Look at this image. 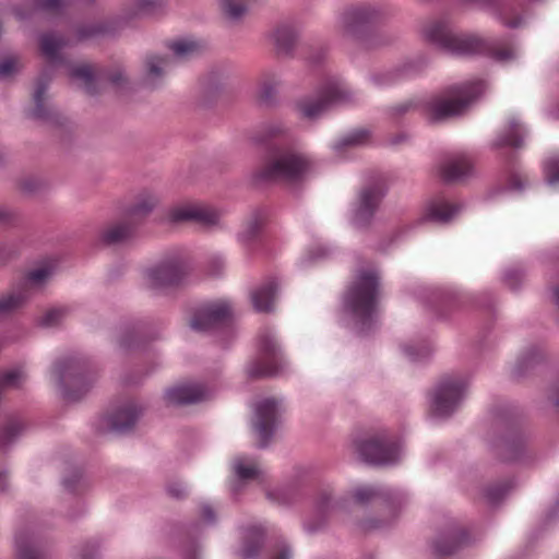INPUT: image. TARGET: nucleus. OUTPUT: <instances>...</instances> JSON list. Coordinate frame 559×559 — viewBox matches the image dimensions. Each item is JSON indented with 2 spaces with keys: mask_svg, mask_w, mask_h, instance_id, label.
Returning <instances> with one entry per match:
<instances>
[{
  "mask_svg": "<svg viewBox=\"0 0 559 559\" xmlns=\"http://www.w3.org/2000/svg\"><path fill=\"white\" fill-rule=\"evenodd\" d=\"M426 36L432 44L456 56L487 55L500 61L513 57V49L509 43L456 34L443 21L430 24L426 29Z\"/></svg>",
  "mask_w": 559,
  "mask_h": 559,
  "instance_id": "1",
  "label": "nucleus"
},
{
  "mask_svg": "<svg viewBox=\"0 0 559 559\" xmlns=\"http://www.w3.org/2000/svg\"><path fill=\"white\" fill-rule=\"evenodd\" d=\"M248 139L258 150V164L249 176V185L264 189L280 180V123H261Z\"/></svg>",
  "mask_w": 559,
  "mask_h": 559,
  "instance_id": "2",
  "label": "nucleus"
},
{
  "mask_svg": "<svg viewBox=\"0 0 559 559\" xmlns=\"http://www.w3.org/2000/svg\"><path fill=\"white\" fill-rule=\"evenodd\" d=\"M381 295L380 277L374 270L360 271L345 296V305L362 330L369 329Z\"/></svg>",
  "mask_w": 559,
  "mask_h": 559,
  "instance_id": "3",
  "label": "nucleus"
},
{
  "mask_svg": "<svg viewBox=\"0 0 559 559\" xmlns=\"http://www.w3.org/2000/svg\"><path fill=\"white\" fill-rule=\"evenodd\" d=\"M53 373L62 390L63 399L75 403L81 401L94 383V369L85 357L70 356L58 360Z\"/></svg>",
  "mask_w": 559,
  "mask_h": 559,
  "instance_id": "4",
  "label": "nucleus"
},
{
  "mask_svg": "<svg viewBox=\"0 0 559 559\" xmlns=\"http://www.w3.org/2000/svg\"><path fill=\"white\" fill-rule=\"evenodd\" d=\"M481 92L483 83L480 81L453 85L428 104V115L431 120H442L461 115Z\"/></svg>",
  "mask_w": 559,
  "mask_h": 559,
  "instance_id": "5",
  "label": "nucleus"
},
{
  "mask_svg": "<svg viewBox=\"0 0 559 559\" xmlns=\"http://www.w3.org/2000/svg\"><path fill=\"white\" fill-rule=\"evenodd\" d=\"M51 81L52 73L50 70L45 69L39 73L33 93L34 106L26 111V116L52 128L68 130L70 127L69 119L49 100L47 92Z\"/></svg>",
  "mask_w": 559,
  "mask_h": 559,
  "instance_id": "6",
  "label": "nucleus"
},
{
  "mask_svg": "<svg viewBox=\"0 0 559 559\" xmlns=\"http://www.w3.org/2000/svg\"><path fill=\"white\" fill-rule=\"evenodd\" d=\"M355 450L362 461L372 465L394 463L400 455L399 442L386 435L358 440Z\"/></svg>",
  "mask_w": 559,
  "mask_h": 559,
  "instance_id": "7",
  "label": "nucleus"
},
{
  "mask_svg": "<svg viewBox=\"0 0 559 559\" xmlns=\"http://www.w3.org/2000/svg\"><path fill=\"white\" fill-rule=\"evenodd\" d=\"M465 389L466 382L462 377L442 378L431 399V412L439 417L450 416L463 399Z\"/></svg>",
  "mask_w": 559,
  "mask_h": 559,
  "instance_id": "8",
  "label": "nucleus"
},
{
  "mask_svg": "<svg viewBox=\"0 0 559 559\" xmlns=\"http://www.w3.org/2000/svg\"><path fill=\"white\" fill-rule=\"evenodd\" d=\"M233 316L231 306L227 301L209 302L193 311L189 326L197 332H209L228 325Z\"/></svg>",
  "mask_w": 559,
  "mask_h": 559,
  "instance_id": "9",
  "label": "nucleus"
},
{
  "mask_svg": "<svg viewBox=\"0 0 559 559\" xmlns=\"http://www.w3.org/2000/svg\"><path fill=\"white\" fill-rule=\"evenodd\" d=\"M346 90L337 79L326 81L314 97H308L297 104L300 115L308 119L320 117L331 105L342 100Z\"/></svg>",
  "mask_w": 559,
  "mask_h": 559,
  "instance_id": "10",
  "label": "nucleus"
},
{
  "mask_svg": "<svg viewBox=\"0 0 559 559\" xmlns=\"http://www.w3.org/2000/svg\"><path fill=\"white\" fill-rule=\"evenodd\" d=\"M277 369L276 341L267 334L261 335L259 337L258 355L247 366V378L257 381L275 377Z\"/></svg>",
  "mask_w": 559,
  "mask_h": 559,
  "instance_id": "11",
  "label": "nucleus"
},
{
  "mask_svg": "<svg viewBox=\"0 0 559 559\" xmlns=\"http://www.w3.org/2000/svg\"><path fill=\"white\" fill-rule=\"evenodd\" d=\"M277 401L264 399L255 407L252 427L258 436V447L266 448L272 441L276 429Z\"/></svg>",
  "mask_w": 559,
  "mask_h": 559,
  "instance_id": "12",
  "label": "nucleus"
},
{
  "mask_svg": "<svg viewBox=\"0 0 559 559\" xmlns=\"http://www.w3.org/2000/svg\"><path fill=\"white\" fill-rule=\"evenodd\" d=\"M186 275L187 267L180 259H167L147 270V277L156 288L179 286Z\"/></svg>",
  "mask_w": 559,
  "mask_h": 559,
  "instance_id": "13",
  "label": "nucleus"
},
{
  "mask_svg": "<svg viewBox=\"0 0 559 559\" xmlns=\"http://www.w3.org/2000/svg\"><path fill=\"white\" fill-rule=\"evenodd\" d=\"M129 19L124 16H112L104 20L79 24L75 27V35L79 41L94 38L115 37L127 27Z\"/></svg>",
  "mask_w": 559,
  "mask_h": 559,
  "instance_id": "14",
  "label": "nucleus"
},
{
  "mask_svg": "<svg viewBox=\"0 0 559 559\" xmlns=\"http://www.w3.org/2000/svg\"><path fill=\"white\" fill-rule=\"evenodd\" d=\"M139 222L124 216L122 219L108 223L98 231V241L105 247H117L133 242L138 237Z\"/></svg>",
  "mask_w": 559,
  "mask_h": 559,
  "instance_id": "15",
  "label": "nucleus"
},
{
  "mask_svg": "<svg viewBox=\"0 0 559 559\" xmlns=\"http://www.w3.org/2000/svg\"><path fill=\"white\" fill-rule=\"evenodd\" d=\"M311 164L307 156L295 150L282 147V186L299 185L306 179Z\"/></svg>",
  "mask_w": 559,
  "mask_h": 559,
  "instance_id": "16",
  "label": "nucleus"
},
{
  "mask_svg": "<svg viewBox=\"0 0 559 559\" xmlns=\"http://www.w3.org/2000/svg\"><path fill=\"white\" fill-rule=\"evenodd\" d=\"M143 415V408L134 403H127L107 415L106 423L110 431L117 435L131 433L140 417Z\"/></svg>",
  "mask_w": 559,
  "mask_h": 559,
  "instance_id": "17",
  "label": "nucleus"
},
{
  "mask_svg": "<svg viewBox=\"0 0 559 559\" xmlns=\"http://www.w3.org/2000/svg\"><path fill=\"white\" fill-rule=\"evenodd\" d=\"M377 12L370 5L352 7L341 16V26L345 33L360 36L376 21Z\"/></svg>",
  "mask_w": 559,
  "mask_h": 559,
  "instance_id": "18",
  "label": "nucleus"
},
{
  "mask_svg": "<svg viewBox=\"0 0 559 559\" xmlns=\"http://www.w3.org/2000/svg\"><path fill=\"white\" fill-rule=\"evenodd\" d=\"M383 195L384 189L380 181L362 188L355 210V222L359 225L367 224L377 211Z\"/></svg>",
  "mask_w": 559,
  "mask_h": 559,
  "instance_id": "19",
  "label": "nucleus"
},
{
  "mask_svg": "<svg viewBox=\"0 0 559 559\" xmlns=\"http://www.w3.org/2000/svg\"><path fill=\"white\" fill-rule=\"evenodd\" d=\"M120 330L119 345L126 350L140 348L156 338L148 333L147 322L142 320L127 321L121 324Z\"/></svg>",
  "mask_w": 559,
  "mask_h": 559,
  "instance_id": "20",
  "label": "nucleus"
},
{
  "mask_svg": "<svg viewBox=\"0 0 559 559\" xmlns=\"http://www.w3.org/2000/svg\"><path fill=\"white\" fill-rule=\"evenodd\" d=\"M278 284L275 277L262 283L249 293V301L254 312L272 313L275 311Z\"/></svg>",
  "mask_w": 559,
  "mask_h": 559,
  "instance_id": "21",
  "label": "nucleus"
},
{
  "mask_svg": "<svg viewBox=\"0 0 559 559\" xmlns=\"http://www.w3.org/2000/svg\"><path fill=\"white\" fill-rule=\"evenodd\" d=\"M16 559H48L43 540L34 533L20 531L15 536Z\"/></svg>",
  "mask_w": 559,
  "mask_h": 559,
  "instance_id": "22",
  "label": "nucleus"
},
{
  "mask_svg": "<svg viewBox=\"0 0 559 559\" xmlns=\"http://www.w3.org/2000/svg\"><path fill=\"white\" fill-rule=\"evenodd\" d=\"M266 542V531L263 526L252 525L242 533L241 547L237 551L240 559H257Z\"/></svg>",
  "mask_w": 559,
  "mask_h": 559,
  "instance_id": "23",
  "label": "nucleus"
},
{
  "mask_svg": "<svg viewBox=\"0 0 559 559\" xmlns=\"http://www.w3.org/2000/svg\"><path fill=\"white\" fill-rule=\"evenodd\" d=\"M217 215L209 210L197 206H179L169 212V221L174 224L194 222L204 226L215 225Z\"/></svg>",
  "mask_w": 559,
  "mask_h": 559,
  "instance_id": "24",
  "label": "nucleus"
},
{
  "mask_svg": "<svg viewBox=\"0 0 559 559\" xmlns=\"http://www.w3.org/2000/svg\"><path fill=\"white\" fill-rule=\"evenodd\" d=\"M472 171V162L464 154L449 156L440 166V175L447 182L461 181L467 178Z\"/></svg>",
  "mask_w": 559,
  "mask_h": 559,
  "instance_id": "25",
  "label": "nucleus"
},
{
  "mask_svg": "<svg viewBox=\"0 0 559 559\" xmlns=\"http://www.w3.org/2000/svg\"><path fill=\"white\" fill-rule=\"evenodd\" d=\"M173 62L168 56L147 55L144 61V74L141 85L148 88H156L165 75L166 68Z\"/></svg>",
  "mask_w": 559,
  "mask_h": 559,
  "instance_id": "26",
  "label": "nucleus"
},
{
  "mask_svg": "<svg viewBox=\"0 0 559 559\" xmlns=\"http://www.w3.org/2000/svg\"><path fill=\"white\" fill-rule=\"evenodd\" d=\"M205 399V390L199 384H188L170 388L165 393L167 404L185 406L197 404Z\"/></svg>",
  "mask_w": 559,
  "mask_h": 559,
  "instance_id": "27",
  "label": "nucleus"
},
{
  "mask_svg": "<svg viewBox=\"0 0 559 559\" xmlns=\"http://www.w3.org/2000/svg\"><path fill=\"white\" fill-rule=\"evenodd\" d=\"M277 74L263 72L257 81L255 103L260 108L270 109L276 105Z\"/></svg>",
  "mask_w": 559,
  "mask_h": 559,
  "instance_id": "28",
  "label": "nucleus"
},
{
  "mask_svg": "<svg viewBox=\"0 0 559 559\" xmlns=\"http://www.w3.org/2000/svg\"><path fill=\"white\" fill-rule=\"evenodd\" d=\"M69 76L72 80H80L83 82L84 92L88 96H98L102 91L97 83V75L92 64H69Z\"/></svg>",
  "mask_w": 559,
  "mask_h": 559,
  "instance_id": "29",
  "label": "nucleus"
},
{
  "mask_svg": "<svg viewBox=\"0 0 559 559\" xmlns=\"http://www.w3.org/2000/svg\"><path fill=\"white\" fill-rule=\"evenodd\" d=\"M459 209L456 204L449 202L442 197H438L426 205L424 219L447 223L459 212Z\"/></svg>",
  "mask_w": 559,
  "mask_h": 559,
  "instance_id": "30",
  "label": "nucleus"
},
{
  "mask_svg": "<svg viewBox=\"0 0 559 559\" xmlns=\"http://www.w3.org/2000/svg\"><path fill=\"white\" fill-rule=\"evenodd\" d=\"M166 47L173 52V57L179 61L190 60L204 51V45L201 41L187 38L167 41Z\"/></svg>",
  "mask_w": 559,
  "mask_h": 559,
  "instance_id": "31",
  "label": "nucleus"
},
{
  "mask_svg": "<svg viewBox=\"0 0 559 559\" xmlns=\"http://www.w3.org/2000/svg\"><path fill=\"white\" fill-rule=\"evenodd\" d=\"M67 46L68 40L62 36L57 37L52 33H44L39 36L40 51L52 62H64V58L60 53V50Z\"/></svg>",
  "mask_w": 559,
  "mask_h": 559,
  "instance_id": "32",
  "label": "nucleus"
},
{
  "mask_svg": "<svg viewBox=\"0 0 559 559\" xmlns=\"http://www.w3.org/2000/svg\"><path fill=\"white\" fill-rule=\"evenodd\" d=\"M233 471L235 478L243 485L260 481L263 475L255 462L245 457H238L234 461Z\"/></svg>",
  "mask_w": 559,
  "mask_h": 559,
  "instance_id": "33",
  "label": "nucleus"
},
{
  "mask_svg": "<svg viewBox=\"0 0 559 559\" xmlns=\"http://www.w3.org/2000/svg\"><path fill=\"white\" fill-rule=\"evenodd\" d=\"M157 204V201L152 195H141L132 205H130L126 212L124 217L132 222L141 223L153 212Z\"/></svg>",
  "mask_w": 559,
  "mask_h": 559,
  "instance_id": "34",
  "label": "nucleus"
},
{
  "mask_svg": "<svg viewBox=\"0 0 559 559\" xmlns=\"http://www.w3.org/2000/svg\"><path fill=\"white\" fill-rule=\"evenodd\" d=\"M26 429L25 424L16 418L9 417L0 427V450L13 443Z\"/></svg>",
  "mask_w": 559,
  "mask_h": 559,
  "instance_id": "35",
  "label": "nucleus"
},
{
  "mask_svg": "<svg viewBox=\"0 0 559 559\" xmlns=\"http://www.w3.org/2000/svg\"><path fill=\"white\" fill-rule=\"evenodd\" d=\"M524 135L525 130L522 124L515 119H511L506 131L497 139L496 145L521 147L523 145Z\"/></svg>",
  "mask_w": 559,
  "mask_h": 559,
  "instance_id": "36",
  "label": "nucleus"
},
{
  "mask_svg": "<svg viewBox=\"0 0 559 559\" xmlns=\"http://www.w3.org/2000/svg\"><path fill=\"white\" fill-rule=\"evenodd\" d=\"M229 79V70L224 66H214L207 73L204 88L209 94L216 95L223 91Z\"/></svg>",
  "mask_w": 559,
  "mask_h": 559,
  "instance_id": "37",
  "label": "nucleus"
},
{
  "mask_svg": "<svg viewBox=\"0 0 559 559\" xmlns=\"http://www.w3.org/2000/svg\"><path fill=\"white\" fill-rule=\"evenodd\" d=\"M269 217V210L266 207H257L252 212L251 219L248 223L246 230L241 234V238L245 242H251L255 240L266 219Z\"/></svg>",
  "mask_w": 559,
  "mask_h": 559,
  "instance_id": "38",
  "label": "nucleus"
},
{
  "mask_svg": "<svg viewBox=\"0 0 559 559\" xmlns=\"http://www.w3.org/2000/svg\"><path fill=\"white\" fill-rule=\"evenodd\" d=\"M221 10L224 17L233 23H240L249 12L246 0H221Z\"/></svg>",
  "mask_w": 559,
  "mask_h": 559,
  "instance_id": "39",
  "label": "nucleus"
},
{
  "mask_svg": "<svg viewBox=\"0 0 559 559\" xmlns=\"http://www.w3.org/2000/svg\"><path fill=\"white\" fill-rule=\"evenodd\" d=\"M69 312L70 309L68 307L51 308L43 314L38 323L44 328L59 326Z\"/></svg>",
  "mask_w": 559,
  "mask_h": 559,
  "instance_id": "40",
  "label": "nucleus"
},
{
  "mask_svg": "<svg viewBox=\"0 0 559 559\" xmlns=\"http://www.w3.org/2000/svg\"><path fill=\"white\" fill-rule=\"evenodd\" d=\"M99 74L117 90H124L130 83L124 69L120 66L111 70H102Z\"/></svg>",
  "mask_w": 559,
  "mask_h": 559,
  "instance_id": "41",
  "label": "nucleus"
},
{
  "mask_svg": "<svg viewBox=\"0 0 559 559\" xmlns=\"http://www.w3.org/2000/svg\"><path fill=\"white\" fill-rule=\"evenodd\" d=\"M21 69L22 66L17 56L8 55L0 58V79H11L20 73Z\"/></svg>",
  "mask_w": 559,
  "mask_h": 559,
  "instance_id": "42",
  "label": "nucleus"
},
{
  "mask_svg": "<svg viewBox=\"0 0 559 559\" xmlns=\"http://www.w3.org/2000/svg\"><path fill=\"white\" fill-rule=\"evenodd\" d=\"M369 136H370V133L366 129L354 130L350 133H348L346 136H344L337 146L342 147V146H348V145L364 144L369 140Z\"/></svg>",
  "mask_w": 559,
  "mask_h": 559,
  "instance_id": "43",
  "label": "nucleus"
},
{
  "mask_svg": "<svg viewBox=\"0 0 559 559\" xmlns=\"http://www.w3.org/2000/svg\"><path fill=\"white\" fill-rule=\"evenodd\" d=\"M498 14L501 22L509 27H518L522 23L521 14L514 13L513 9L509 5L499 7Z\"/></svg>",
  "mask_w": 559,
  "mask_h": 559,
  "instance_id": "44",
  "label": "nucleus"
},
{
  "mask_svg": "<svg viewBox=\"0 0 559 559\" xmlns=\"http://www.w3.org/2000/svg\"><path fill=\"white\" fill-rule=\"evenodd\" d=\"M33 7L36 11L60 13L66 3L64 0H33Z\"/></svg>",
  "mask_w": 559,
  "mask_h": 559,
  "instance_id": "45",
  "label": "nucleus"
},
{
  "mask_svg": "<svg viewBox=\"0 0 559 559\" xmlns=\"http://www.w3.org/2000/svg\"><path fill=\"white\" fill-rule=\"evenodd\" d=\"M545 177L550 185L559 183V156L549 157L544 165Z\"/></svg>",
  "mask_w": 559,
  "mask_h": 559,
  "instance_id": "46",
  "label": "nucleus"
},
{
  "mask_svg": "<svg viewBox=\"0 0 559 559\" xmlns=\"http://www.w3.org/2000/svg\"><path fill=\"white\" fill-rule=\"evenodd\" d=\"M23 297L20 295H9L0 299V317L12 313L21 307Z\"/></svg>",
  "mask_w": 559,
  "mask_h": 559,
  "instance_id": "47",
  "label": "nucleus"
},
{
  "mask_svg": "<svg viewBox=\"0 0 559 559\" xmlns=\"http://www.w3.org/2000/svg\"><path fill=\"white\" fill-rule=\"evenodd\" d=\"M99 546L96 542H85L78 550L80 559H98L99 558Z\"/></svg>",
  "mask_w": 559,
  "mask_h": 559,
  "instance_id": "48",
  "label": "nucleus"
},
{
  "mask_svg": "<svg viewBox=\"0 0 559 559\" xmlns=\"http://www.w3.org/2000/svg\"><path fill=\"white\" fill-rule=\"evenodd\" d=\"M459 546V540L456 537H450L445 540H438L435 544V550L440 556H448L454 552L456 547Z\"/></svg>",
  "mask_w": 559,
  "mask_h": 559,
  "instance_id": "49",
  "label": "nucleus"
},
{
  "mask_svg": "<svg viewBox=\"0 0 559 559\" xmlns=\"http://www.w3.org/2000/svg\"><path fill=\"white\" fill-rule=\"evenodd\" d=\"M44 187L45 183L43 180L33 177L24 178L20 182V189L26 194H34L40 191Z\"/></svg>",
  "mask_w": 559,
  "mask_h": 559,
  "instance_id": "50",
  "label": "nucleus"
},
{
  "mask_svg": "<svg viewBox=\"0 0 559 559\" xmlns=\"http://www.w3.org/2000/svg\"><path fill=\"white\" fill-rule=\"evenodd\" d=\"M17 255L15 246L9 243H0V265L7 264Z\"/></svg>",
  "mask_w": 559,
  "mask_h": 559,
  "instance_id": "51",
  "label": "nucleus"
},
{
  "mask_svg": "<svg viewBox=\"0 0 559 559\" xmlns=\"http://www.w3.org/2000/svg\"><path fill=\"white\" fill-rule=\"evenodd\" d=\"M295 39V34L290 29L282 26V56L292 50Z\"/></svg>",
  "mask_w": 559,
  "mask_h": 559,
  "instance_id": "52",
  "label": "nucleus"
},
{
  "mask_svg": "<svg viewBox=\"0 0 559 559\" xmlns=\"http://www.w3.org/2000/svg\"><path fill=\"white\" fill-rule=\"evenodd\" d=\"M183 559H199V549L194 540H188L181 546Z\"/></svg>",
  "mask_w": 559,
  "mask_h": 559,
  "instance_id": "53",
  "label": "nucleus"
},
{
  "mask_svg": "<svg viewBox=\"0 0 559 559\" xmlns=\"http://www.w3.org/2000/svg\"><path fill=\"white\" fill-rule=\"evenodd\" d=\"M82 478V473L79 469H73L69 476L64 477L62 480V485L67 489H72L80 485V480Z\"/></svg>",
  "mask_w": 559,
  "mask_h": 559,
  "instance_id": "54",
  "label": "nucleus"
},
{
  "mask_svg": "<svg viewBox=\"0 0 559 559\" xmlns=\"http://www.w3.org/2000/svg\"><path fill=\"white\" fill-rule=\"evenodd\" d=\"M17 218V214L14 211L5 206H0V225H11Z\"/></svg>",
  "mask_w": 559,
  "mask_h": 559,
  "instance_id": "55",
  "label": "nucleus"
},
{
  "mask_svg": "<svg viewBox=\"0 0 559 559\" xmlns=\"http://www.w3.org/2000/svg\"><path fill=\"white\" fill-rule=\"evenodd\" d=\"M159 0H134L136 13H146L154 9Z\"/></svg>",
  "mask_w": 559,
  "mask_h": 559,
  "instance_id": "56",
  "label": "nucleus"
},
{
  "mask_svg": "<svg viewBox=\"0 0 559 559\" xmlns=\"http://www.w3.org/2000/svg\"><path fill=\"white\" fill-rule=\"evenodd\" d=\"M48 273L47 269H35L28 273V280L35 283H40L48 276Z\"/></svg>",
  "mask_w": 559,
  "mask_h": 559,
  "instance_id": "57",
  "label": "nucleus"
},
{
  "mask_svg": "<svg viewBox=\"0 0 559 559\" xmlns=\"http://www.w3.org/2000/svg\"><path fill=\"white\" fill-rule=\"evenodd\" d=\"M20 378L19 371L11 370L5 373H3L0 377V383L2 385H13Z\"/></svg>",
  "mask_w": 559,
  "mask_h": 559,
  "instance_id": "58",
  "label": "nucleus"
},
{
  "mask_svg": "<svg viewBox=\"0 0 559 559\" xmlns=\"http://www.w3.org/2000/svg\"><path fill=\"white\" fill-rule=\"evenodd\" d=\"M223 269H224V263H223V261L221 259H212L209 262V271L213 275L221 274Z\"/></svg>",
  "mask_w": 559,
  "mask_h": 559,
  "instance_id": "59",
  "label": "nucleus"
},
{
  "mask_svg": "<svg viewBox=\"0 0 559 559\" xmlns=\"http://www.w3.org/2000/svg\"><path fill=\"white\" fill-rule=\"evenodd\" d=\"M202 519L207 523H214L216 515L214 510L210 506H203L201 510Z\"/></svg>",
  "mask_w": 559,
  "mask_h": 559,
  "instance_id": "60",
  "label": "nucleus"
},
{
  "mask_svg": "<svg viewBox=\"0 0 559 559\" xmlns=\"http://www.w3.org/2000/svg\"><path fill=\"white\" fill-rule=\"evenodd\" d=\"M269 38L272 40L274 45V50L276 53L280 52V26H275L269 34Z\"/></svg>",
  "mask_w": 559,
  "mask_h": 559,
  "instance_id": "61",
  "label": "nucleus"
},
{
  "mask_svg": "<svg viewBox=\"0 0 559 559\" xmlns=\"http://www.w3.org/2000/svg\"><path fill=\"white\" fill-rule=\"evenodd\" d=\"M414 105L415 104L412 100H408V102L397 105L394 108V110L396 111V114H404V112L408 111L412 107H414Z\"/></svg>",
  "mask_w": 559,
  "mask_h": 559,
  "instance_id": "62",
  "label": "nucleus"
},
{
  "mask_svg": "<svg viewBox=\"0 0 559 559\" xmlns=\"http://www.w3.org/2000/svg\"><path fill=\"white\" fill-rule=\"evenodd\" d=\"M374 491H358L356 495V500L358 502H364L366 500H369Z\"/></svg>",
  "mask_w": 559,
  "mask_h": 559,
  "instance_id": "63",
  "label": "nucleus"
},
{
  "mask_svg": "<svg viewBox=\"0 0 559 559\" xmlns=\"http://www.w3.org/2000/svg\"><path fill=\"white\" fill-rule=\"evenodd\" d=\"M9 486L8 483V472H0V489H5Z\"/></svg>",
  "mask_w": 559,
  "mask_h": 559,
  "instance_id": "64",
  "label": "nucleus"
}]
</instances>
